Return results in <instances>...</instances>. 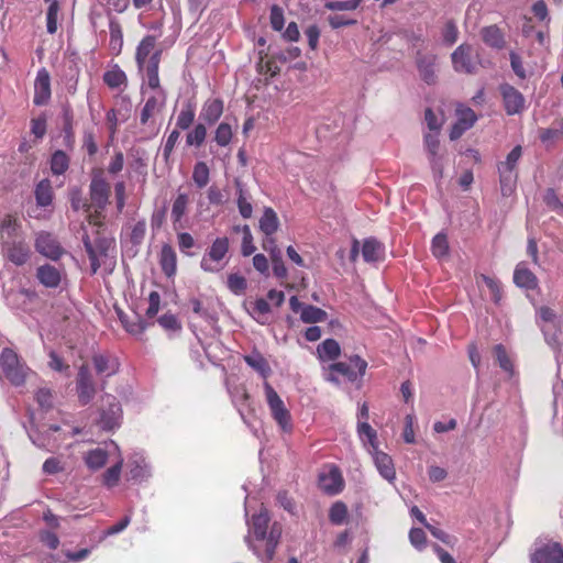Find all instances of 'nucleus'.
I'll return each instance as SVG.
<instances>
[{"mask_svg":"<svg viewBox=\"0 0 563 563\" xmlns=\"http://www.w3.org/2000/svg\"><path fill=\"white\" fill-rule=\"evenodd\" d=\"M476 114L471 108L457 110V122L465 128L471 129L476 122Z\"/></svg>","mask_w":563,"mask_h":563,"instance_id":"338daca9","label":"nucleus"},{"mask_svg":"<svg viewBox=\"0 0 563 563\" xmlns=\"http://www.w3.org/2000/svg\"><path fill=\"white\" fill-rule=\"evenodd\" d=\"M499 92L503 98V104L508 115L520 114L526 109V98L523 95L509 84H501Z\"/></svg>","mask_w":563,"mask_h":563,"instance_id":"423d86ee","label":"nucleus"},{"mask_svg":"<svg viewBox=\"0 0 563 563\" xmlns=\"http://www.w3.org/2000/svg\"><path fill=\"white\" fill-rule=\"evenodd\" d=\"M346 516L347 508L343 503H335L330 509L329 518L334 525L343 523Z\"/></svg>","mask_w":563,"mask_h":563,"instance_id":"4d7b16f0","label":"nucleus"},{"mask_svg":"<svg viewBox=\"0 0 563 563\" xmlns=\"http://www.w3.org/2000/svg\"><path fill=\"white\" fill-rule=\"evenodd\" d=\"M423 144L428 156L440 153V141L438 134L427 133L423 136Z\"/></svg>","mask_w":563,"mask_h":563,"instance_id":"0e129e2a","label":"nucleus"},{"mask_svg":"<svg viewBox=\"0 0 563 563\" xmlns=\"http://www.w3.org/2000/svg\"><path fill=\"white\" fill-rule=\"evenodd\" d=\"M481 36L483 42L489 47L496 49H503L506 41L505 35L497 25L485 26L481 30Z\"/></svg>","mask_w":563,"mask_h":563,"instance_id":"aec40b11","label":"nucleus"},{"mask_svg":"<svg viewBox=\"0 0 563 563\" xmlns=\"http://www.w3.org/2000/svg\"><path fill=\"white\" fill-rule=\"evenodd\" d=\"M229 251V239L218 238L213 241L210 249L207 252V256L214 262H220Z\"/></svg>","mask_w":563,"mask_h":563,"instance_id":"2f4dec72","label":"nucleus"},{"mask_svg":"<svg viewBox=\"0 0 563 563\" xmlns=\"http://www.w3.org/2000/svg\"><path fill=\"white\" fill-rule=\"evenodd\" d=\"M103 81L109 88L117 89L122 85L125 86L128 78L122 69H120L118 66H114L112 69L107 70L103 74Z\"/></svg>","mask_w":563,"mask_h":563,"instance_id":"7c9ffc66","label":"nucleus"},{"mask_svg":"<svg viewBox=\"0 0 563 563\" xmlns=\"http://www.w3.org/2000/svg\"><path fill=\"white\" fill-rule=\"evenodd\" d=\"M58 12L59 3L52 2V5H48L46 12V27L49 34H54L57 31Z\"/></svg>","mask_w":563,"mask_h":563,"instance_id":"864d4df0","label":"nucleus"},{"mask_svg":"<svg viewBox=\"0 0 563 563\" xmlns=\"http://www.w3.org/2000/svg\"><path fill=\"white\" fill-rule=\"evenodd\" d=\"M35 249L38 253L53 261H57L64 254V250L56 238L47 232H41L37 235Z\"/></svg>","mask_w":563,"mask_h":563,"instance_id":"9d476101","label":"nucleus"},{"mask_svg":"<svg viewBox=\"0 0 563 563\" xmlns=\"http://www.w3.org/2000/svg\"><path fill=\"white\" fill-rule=\"evenodd\" d=\"M531 563H563V548L558 542L547 543L531 555Z\"/></svg>","mask_w":563,"mask_h":563,"instance_id":"f8f14e48","label":"nucleus"},{"mask_svg":"<svg viewBox=\"0 0 563 563\" xmlns=\"http://www.w3.org/2000/svg\"><path fill=\"white\" fill-rule=\"evenodd\" d=\"M443 42L453 45L457 41L459 30L453 20H449L442 31Z\"/></svg>","mask_w":563,"mask_h":563,"instance_id":"13d9d810","label":"nucleus"},{"mask_svg":"<svg viewBox=\"0 0 563 563\" xmlns=\"http://www.w3.org/2000/svg\"><path fill=\"white\" fill-rule=\"evenodd\" d=\"M156 45V36L155 35H146L143 37V40L140 42L139 46L136 47L135 53V59L139 66V69H143L144 65L146 64V60L150 55L153 54L154 48Z\"/></svg>","mask_w":563,"mask_h":563,"instance_id":"4be33fe9","label":"nucleus"},{"mask_svg":"<svg viewBox=\"0 0 563 563\" xmlns=\"http://www.w3.org/2000/svg\"><path fill=\"white\" fill-rule=\"evenodd\" d=\"M410 543L417 549L422 550L427 544L426 532L420 528H411L409 531Z\"/></svg>","mask_w":563,"mask_h":563,"instance_id":"680f3d73","label":"nucleus"},{"mask_svg":"<svg viewBox=\"0 0 563 563\" xmlns=\"http://www.w3.org/2000/svg\"><path fill=\"white\" fill-rule=\"evenodd\" d=\"M269 515L266 508L262 507L258 514L252 515L249 532L254 537L256 541H265L264 556L262 558L257 547L254 544L250 536L245 537V541L249 548L266 563L273 561L276 549L279 544L283 528L279 522H273L269 526Z\"/></svg>","mask_w":563,"mask_h":563,"instance_id":"f257e3e1","label":"nucleus"},{"mask_svg":"<svg viewBox=\"0 0 563 563\" xmlns=\"http://www.w3.org/2000/svg\"><path fill=\"white\" fill-rule=\"evenodd\" d=\"M164 104V101L159 102L158 99L156 97H150L142 111H141V114H140V122L141 124H146L148 122V120L156 113L158 112L162 107Z\"/></svg>","mask_w":563,"mask_h":563,"instance_id":"4c0bfd02","label":"nucleus"},{"mask_svg":"<svg viewBox=\"0 0 563 563\" xmlns=\"http://www.w3.org/2000/svg\"><path fill=\"white\" fill-rule=\"evenodd\" d=\"M209 175V167L205 162L196 163L192 172V180L195 181L198 188H203L208 185L210 179Z\"/></svg>","mask_w":563,"mask_h":563,"instance_id":"a19ab883","label":"nucleus"},{"mask_svg":"<svg viewBox=\"0 0 563 563\" xmlns=\"http://www.w3.org/2000/svg\"><path fill=\"white\" fill-rule=\"evenodd\" d=\"M76 387L78 400L82 406L88 405L95 398L96 386L87 364H82L78 369Z\"/></svg>","mask_w":563,"mask_h":563,"instance_id":"0eeeda50","label":"nucleus"},{"mask_svg":"<svg viewBox=\"0 0 563 563\" xmlns=\"http://www.w3.org/2000/svg\"><path fill=\"white\" fill-rule=\"evenodd\" d=\"M543 200L549 208L563 214V203L560 201V199L553 188L547 189Z\"/></svg>","mask_w":563,"mask_h":563,"instance_id":"e2e57ef3","label":"nucleus"},{"mask_svg":"<svg viewBox=\"0 0 563 563\" xmlns=\"http://www.w3.org/2000/svg\"><path fill=\"white\" fill-rule=\"evenodd\" d=\"M522 154V148L520 145L515 146L510 153L507 155V158L505 162H501L498 166V169L504 170H514L516 172V167L518 164V161L520 159Z\"/></svg>","mask_w":563,"mask_h":563,"instance_id":"603ef678","label":"nucleus"},{"mask_svg":"<svg viewBox=\"0 0 563 563\" xmlns=\"http://www.w3.org/2000/svg\"><path fill=\"white\" fill-rule=\"evenodd\" d=\"M279 228V219L277 213L271 208L264 209L263 216L260 219V230L266 235H273Z\"/></svg>","mask_w":563,"mask_h":563,"instance_id":"393cba45","label":"nucleus"},{"mask_svg":"<svg viewBox=\"0 0 563 563\" xmlns=\"http://www.w3.org/2000/svg\"><path fill=\"white\" fill-rule=\"evenodd\" d=\"M494 355L499 366L507 372L509 375L514 374V365L512 361L507 354V351L503 344H497L494 346Z\"/></svg>","mask_w":563,"mask_h":563,"instance_id":"37998d69","label":"nucleus"},{"mask_svg":"<svg viewBox=\"0 0 563 563\" xmlns=\"http://www.w3.org/2000/svg\"><path fill=\"white\" fill-rule=\"evenodd\" d=\"M35 199L38 206L47 207L53 201V189L48 179L41 180L35 188Z\"/></svg>","mask_w":563,"mask_h":563,"instance_id":"c756f323","label":"nucleus"},{"mask_svg":"<svg viewBox=\"0 0 563 563\" xmlns=\"http://www.w3.org/2000/svg\"><path fill=\"white\" fill-rule=\"evenodd\" d=\"M500 190L504 197H509L516 189V183L518 178L517 172L498 169Z\"/></svg>","mask_w":563,"mask_h":563,"instance_id":"cd10ccee","label":"nucleus"},{"mask_svg":"<svg viewBox=\"0 0 563 563\" xmlns=\"http://www.w3.org/2000/svg\"><path fill=\"white\" fill-rule=\"evenodd\" d=\"M107 460L108 453L102 449L90 450L85 455V462L91 470L101 468L107 463Z\"/></svg>","mask_w":563,"mask_h":563,"instance_id":"f704fd0d","label":"nucleus"},{"mask_svg":"<svg viewBox=\"0 0 563 563\" xmlns=\"http://www.w3.org/2000/svg\"><path fill=\"white\" fill-rule=\"evenodd\" d=\"M357 432L361 440L367 439L368 444L373 448V450L378 449L377 442V433L366 421H360L357 424Z\"/></svg>","mask_w":563,"mask_h":563,"instance_id":"79ce46f5","label":"nucleus"},{"mask_svg":"<svg viewBox=\"0 0 563 563\" xmlns=\"http://www.w3.org/2000/svg\"><path fill=\"white\" fill-rule=\"evenodd\" d=\"M428 161L433 174V177L439 185L440 180L443 177V169H444V155L439 153L434 155H429Z\"/></svg>","mask_w":563,"mask_h":563,"instance_id":"49530a36","label":"nucleus"},{"mask_svg":"<svg viewBox=\"0 0 563 563\" xmlns=\"http://www.w3.org/2000/svg\"><path fill=\"white\" fill-rule=\"evenodd\" d=\"M362 256L367 263L384 261L385 245L375 238H367L362 244Z\"/></svg>","mask_w":563,"mask_h":563,"instance_id":"2eb2a0df","label":"nucleus"},{"mask_svg":"<svg viewBox=\"0 0 563 563\" xmlns=\"http://www.w3.org/2000/svg\"><path fill=\"white\" fill-rule=\"evenodd\" d=\"M207 136V128L205 123H198L190 132L186 135V143L188 146L200 147Z\"/></svg>","mask_w":563,"mask_h":563,"instance_id":"ea45409f","label":"nucleus"},{"mask_svg":"<svg viewBox=\"0 0 563 563\" xmlns=\"http://www.w3.org/2000/svg\"><path fill=\"white\" fill-rule=\"evenodd\" d=\"M319 486L325 493H340L343 489L344 481L338 467L331 466L319 475Z\"/></svg>","mask_w":563,"mask_h":563,"instance_id":"ddd939ff","label":"nucleus"},{"mask_svg":"<svg viewBox=\"0 0 563 563\" xmlns=\"http://www.w3.org/2000/svg\"><path fill=\"white\" fill-rule=\"evenodd\" d=\"M63 119L64 125L63 131L65 134L66 145L70 146L74 142V131H73V111L69 107H65L63 110Z\"/></svg>","mask_w":563,"mask_h":563,"instance_id":"09e8293b","label":"nucleus"},{"mask_svg":"<svg viewBox=\"0 0 563 563\" xmlns=\"http://www.w3.org/2000/svg\"><path fill=\"white\" fill-rule=\"evenodd\" d=\"M223 113V101L221 99H208L201 109L200 120L211 125L214 124Z\"/></svg>","mask_w":563,"mask_h":563,"instance_id":"f3484780","label":"nucleus"},{"mask_svg":"<svg viewBox=\"0 0 563 563\" xmlns=\"http://www.w3.org/2000/svg\"><path fill=\"white\" fill-rule=\"evenodd\" d=\"M364 0H328L324 8L330 11H354Z\"/></svg>","mask_w":563,"mask_h":563,"instance_id":"58836bf2","label":"nucleus"},{"mask_svg":"<svg viewBox=\"0 0 563 563\" xmlns=\"http://www.w3.org/2000/svg\"><path fill=\"white\" fill-rule=\"evenodd\" d=\"M374 451V462L380 475L387 481L394 479L396 473L390 456L378 449Z\"/></svg>","mask_w":563,"mask_h":563,"instance_id":"b1692460","label":"nucleus"},{"mask_svg":"<svg viewBox=\"0 0 563 563\" xmlns=\"http://www.w3.org/2000/svg\"><path fill=\"white\" fill-rule=\"evenodd\" d=\"M35 399L42 409L49 410L53 407V394L47 388H40L35 394Z\"/></svg>","mask_w":563,"mask_h":563,"instance_id":"69168bd1","label":"nucleus"},{"mask_svg":"<svg viewBox=\"0 0 563 563\" xmlns=\"http://www.w3.org/2000/svg\"><path fill=\"white\" fill-rule=\"evenodd\" d=\"M245 363L256 371L261 376L266 378L269 376L272 369L266 358L257 351H253L251 354L244 356Z\"/></svg>","mask_w":563,"mask_h":563,"instance_id":"a878e982","label":"nucleus"},{"mask_svg":"<svg viewBox=\"0 0 563 563\" xmlns=\"http://www.w3.org/2000/svg\"><path fill=\"white\" fill-rule=\"evenodd\" d=\"M29 257L30 249L23 242H14L8 247V258L18 266L25 264Z\"/></svg>","mask_w":563,"mask_h":563,"instance_id":"bb28decb","label":"nucleus"},{"mask_svg":"<svg viewBox=\"0 0 563 563\" xmlns=\"http://www.w3.org/2000/svg\"><path fill=\"white\" fill-rule=\"evenodd\" d=\"M228 288L235 295H241L247 288L246 279L239 274H230L227 282Z\"/></svg>","mask_w":563,"mask_h":563,"instance_id":"5fc2aeb1","label":"nucleus"},{"mask_svg":"<svg viewBox=\"0 0 563 563\" xmlns=\"http://www.w3.org/2000/svg\"><path fill=\"white\" fill-rule=\"evenodd\" d=\"M69 167V157L67 154L58 150L53 153L51 158V170L54 175H63Z\"/></svg>","mask_w":563,"mask_h":563,"instance_id":"c9c22d12","label":"nucleus"},{"mask_svg":"<svg viewBox=\"0 0 563 563\" xmlns=\"http://www.w3.org/2000/svg\"><path fill=\"white\" fill-rule=\"evenodd\" d=\"M148 475V470L146 464H141L139 462H132L129 465L128 479H132L135 482L143 481Z\"/></svg>","mask_w":563,"mask_h":563,"instance_id":"6e6d98bb","label":"nucleus"},{"mask_svg":"<svg viewBox=\"0 0 563 563\" xmlns=\"http://www.w3.org/2000/svg\"><path fill=\"white\" fill-rule=\"evenodd\" d=\"M122 324L124 325L128 332L134 335L143 333L147 327V322L136 313L134 314L132 320H122Z\"/></svg>","mask_w":563,"mask_h":563,"instance_id":"3c124183","label":"nucleus"},{"mask_svg":"<svg viewBox=\"0 0 563 563\" xmlns=\"http://www.w3.org/2000/svg\"><path fill=\"white\" fill-rule=\"evenodd\" d=\"M196 117L195 106L191 102H187L183 106L179 114L177 115L176 126L179 130H188L194 123Z\"/></svg>","mask_w":563,"mask_h":563,"instance_id":"473e14b6","label":"nucleus"},{"mask_svg":"<svg viewBox=\"0 0 563 563\" xmlns=\"http://www.w3.org/2000/svg\"><path fill=\"white\" fill-rule=\"evenodd\" d=\"M188 201L189 199L186 194H178V196L174 200L172 208V218L174 222L180 221V219L186 212Z\"/></svg>","mask_w":563,"mask_h":563,"instance_id":"a18cd8bd","label":"nucleus"},{"mask_svg":"<svg viewBox=\"0 0 563 563\" xmlns=\"http://www.w3.org/2000/svg\"><path fill=\"white\" fill-rule=\"evenodd\" d=\"M92 363L97 374L104 375L106 377H109L119 371L118 361L106 354H95L92 356Z\"/></svg>","mask_w":563,"mask_h":563,"instance_id":"6ab92c4d","label":"nucleus"},{"mask_svg":"<svg viewBox=\"0 0 563 563\" xmlns=\"http://www.w3.org/2000/svg\"><path fill=\"white\" fill-rule=\"evenodd\" d=\"M514 282L518 287L526 289H534L538 286L537 276L523 263L517 265L514 273Z\"/></svg>","mask_w":563,"mask_h":563,"instance_id":"412c9836","label":"nucleus"},{"mask_svg":"<svg viewBox=\"0 0 563 563\" xmlns=\"http://www.w3.org/2000/svg\"><path fill=\"white\" fill-rule=\"evenodd\" d=\"M317 351L321 360L334 361L340 356L341 347L334 339H327L319 344Z\"/></svg>","mask_w":563,"mask_h":563,"instance_id":"c85d7f7f","label":"nucleus"},{"mask_svg":"<svg viewBox=\"0 0 563 563\" xmlns=\"http://www.w3.org/2000/svg\"><path fill=\"white\" fill-rule=\"evenodd\" d=\"M367 362L358 355L350 357V364L336 362L329 366V371L345 376L350 382H355L358 377L365 375Z\"/></svg>","mask_w":563,"mask_h":563,"instance_id":"6e6552de","label":"nucleus"},{"mask_svg":"<svg viewBox=\"0 0 563 563\" xmlns=\"http://www.w3.org/2000/svg\"><path fill=\"white\" fill-rule=\"evenodd\" d=\"M122 417V409L120 402L114 396L106 395L102 397L101 416L99 426L103 430H113L119 427Z\"/></svg>","mask_w":563,"mask_h":563,"instance_id":"20e7f679","label":"nucleus"},{"mask_svg":"<svg viewBox=\"0 0 563 563\" xmlns=\"http://www.w3.org/2000/svg\"><path fill=\"white\" fill-rule=\"evenodd\" d=\"M110 196V185L103 178L102 172L93 174L90 183V199L97 208H104Z\"/></svg>","mask_w":563,"mask_h":563,"instance_id":"1a4fd4ad","label":"nucleus"},{"mask_svg":"<svg viewBox=\"0 0 563 563\" xmlns=\"http://www.w3.org/2000/svg\"><path fill=\"white\" fill-rule=\"evenodd\" d=\"M232 129L229 123L222 122L218 125L214 134V141L220 146H227L232 140Z\"/></svg>","mask_w":563,"mask_h":563,"instance_id":"8fccbe9b","label":"nucleus"},{"mask_svg":"<svg viewBox=\"0 0 563 563\" xmlns=\"http://www.w3.org/2000/svg\"><path fill=\"white\" fill-rule=\"evenodd\" d=\"M327 20H328L330 26L333 30H336V29H340V27H343V26L355 25L357 23V20L350 19V18H347L346 15H343V14H330L327 18Z\"/></svg>","mask_w":563,"mask_h":563,"instance_id":"052dcab7","label":"nucleus"},{"mask_svg":"<svg viewBox=\"0 0 563 563\" xmlns=\"http://www.w3.org/2000/svg\"><path fill=\"white\" fill-rule=\"evenodd\" d=\"M481 278L490 290L493 301L498 305L503 296L499 282L486 275H482Z\"/></svg>","mask_w":563,"mask_h":563,"instance_id":"bf43d9fd","label":"nucleus"},{"mask_svg":"<svg viewBox=\"0 0 563 563\" xmlns=\"http://www.w3.org/2000/svg\"><path fill=\"white\" fill-rule=\"evenodd\" d=\"M0 367L3 376L14 386L25 384L32 373L26 363L10 347H4L0 354Z\"/></svg>","mask_w":563,"mask_h":563,"instance_id":"f03ea898","label":"nucleus"},{"mask_svg":"<svg viewBox=\"0 0 563 563\" xmlns=\"http://www.w3.org/2000/svg\"><path fill=\"white\" fill-rule=\"evenodd\" d=\"M146 223L145 220L137 221L131 231L130 240L134 245H140L145 236Z\"/></svg>","mask_w":563,"mask_h":563,"instance_id":"774afa93","label":"nucleus"},{"mask_svg":"<svg viewBox=\"0 0 563 563\" xmlns=\"http://www.w3.org/2000/svg\"><path fill=\"white\" fill-rule=\"evenodd\" d=\"M122 464L123 460L120 459L117 464L108 468L103 474V482L108 488H113L118 484L120 479Z\"/></svg>","mask_w":563,"mask_h":563,"instance_id":"de8ad7c7","label":"nucleus"},{"mask_svg":"<svg viewBox=\"0 0 563 563\" xmlns=\"http://www.w3.org/2000/svg\"><path fill=\"white\" fill-rule=\"evenodd\" d=\"M109 31H110L109 46H110L111 51L119 54L122 48V45H123V34H122L120 23L115 20H111L109 23Z\"/></svg>","mask_w":563,"mask_h":563,"instance_id":"e433bc0d","label":"nucleus"},{"mask_svg":"<svg viewBox=\"0 0 563 563\" xmlns=\"http://www.w3.org/2000/svg\"><path fill=\"white\" fill-rule=\"evenodd\" d=\"M437 55L434 54H423L418 52L416 55V65L419 76L427 85H434L437 82Z\"/></svg>","mask_w":563,"mask_h":563,"instance_id":"9b49d317","label":"nucleus"},{"mask_svg":"<svg viewBox=\"0 0 563 563\" xmlns=\"http://www.w3.org/2000/svg\"><path fill=\"white\" fill-rule=\"evenodd\" d=\"M36 278L47 288H57L62 282V271L51 264L37 267Z\"/></svg>","mask_w":563,"mask_h":563,"instance_id":"dca6fc26","label":"nucleus"},{"mask_svg":"<svg viewBox=\"0 0 563 563\" xmlns=\"http://www.w3.org/2000/svg\"><path fill=\"white\" fill-rule=\"evenodd\" d=\"M431 250L438 258L446 256L449 254L448 236L444 233H438L432 240Z\"/></svg>","mask_w":563,"mask_h":563,"instance_id":"c03bdc74","label":"nucleus"},{"mask_svg":"<svg viewBox=\"0 0 563 563\" xmlns=\"http://www.w3.org/2000/svg\"><path fill=\"white\" fill-rule=\"evenodd\" d=\"M475 57L472 45L461 44L451 55L454 70L457 73L474 74L477 68Z\"/></svg>","mask_w":563,"mask_h":563,"instance_id":"39448f33","label":"nucleus"},{"mask_svg":"<svg viewBox=\"0 0 563 563\" xmlns=\"http://www.w3.org/2000/svg\"><path fill=\"white\" fill-rule=\"evenodd\" d=\"M159 265L163 273L167 277H172L176 274L177 269V256L176 252L170 244H164L159 253Z\"/></svg>","mask_w":563,"mask_h":563,"instance_id":"a211bd4d","label":"nucleus"},{"mask_svg":"<svg viewBox=\"0 0 563 563\" xmlns=\"http://www.w3.org/2000/svg\"><path fill=\"white\" fill-rule=\"evenodd\" d=\"M328 318V313L321 308L307 305L301 311L300 319L305 323H317L325 321Z\"/></svg>","mask_w":563,"mask_h":563,"instance_id":"72a5a7b5","label":"nucleus"},{"mask_svg":"<svg viewBox=\"0 0 563 563\" xmlns=\"http://www.w3.org/2000/svg\"><path fill=\"white\" fill-rule=\"evenodd\" d=\"M234 185L236 187V194H238L236 203H238L239 212L244 219H249L252 217V212H253V207H252V203L250 202L251 196L244 189V185L239 178L234 179Z\"/></svg>","mask_w":563,"mask_h":563,"instance_id":"5701e85b","label":"nucleus"},{"mask_svg":"<svg viewBox=\"0 0 563 563\" xmlns=\"http://www.w3.org/2000/svg\"><path fill=\"white\" fill-rule=\"evenodd\" d=\"M264 390L272 417L283 431L290 432L292 430L291 415L283 399L267 382L264 383Z\"/></svg>","mask_w":563,"mask_h":563,"instance_id":"7ed1b4c3","label":"nucleus"},{"mask_svg":"<svg viewBox=\"0 0 563 563\" xmlns=\"http://www.w3.org/2000/svg\"><path fill=\"white\" fill-rule=\"evenodd\" d=\"M51 98V78L45 68L38 70L34 82V103L45 104Z\"/></svg>","mask_w":563,"mask_h":563,"instance_id":"4468645a","label":"nucleus"}]
</instances>
